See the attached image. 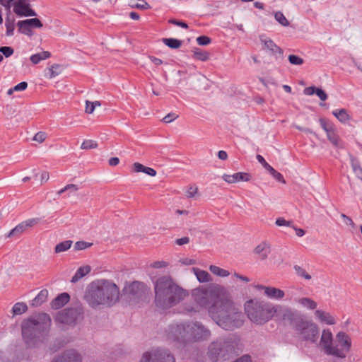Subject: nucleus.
I'll return each instance as SVG.
<instances>
[{
	"mask_svg": "<svg viewBox=\"0 0 362 362\" xmlns=\"http://www.w3.org/2000/svg\"><path fill=\"white\" fill-rule=\"evenodd\" d=\"M257 290H263L267 297L270 299L279 300L284 297L285 293L283 290L272 286H265L264 285L257 284L255 286Z\"/></svg>",
	"mask_w": 362,
	"mask_h": 362,
	"instance_id": "obj_16",
	"label": "nucleus"
},
{
	"mask_svg": "<svg viewBox=\"0 0 362 362\" xmlns=\"http://www.w3.org/2000/svg\"><path fill=\"white\" fill-rule=\"evenodd\" d=\"M139 362H175V358L168 349L156 348L144 352Z\"/></svg>",
	"mask_w": 362,
	"mask_h": 362,
	"instance_id": "obj_11",
	"label": "nucleus"
},
{
	"mask_svg": "<svg viewBox=\"0 0 362 362\" xmlns=\"http://www.w3.org/2000/svg\"><path fill=\"white\" fill-rule=\"evenodd\" d=\"M147 286L141 281L126 282L122 296L130 304H136L143 300L148 292Z\"/></svg>",
	"mask_w": 362,
	"mask_h": 362,
	"instance_id": "obj_8",
	"label": "nucleus"
},
{
	"mask_svg": "<svg viewBox=\"0 0 362 362\" xmlns=\"http://www.w3.org/2000/svg\"><path fill=\"white\" fill-rule=\"evenodd\" d=\"M90 272V266H84L79 267L76 272L75 274L72 276L71 281L76 283L81 278L88 274Z\"/></svg>",
	"mask_w": 362,
	"mask_h": 362,
	"instance_id": "obj_26",
	"label": "nucleus"
},
{
	"mask_svg": "<svg viewBox=\"0 0 362 362\" xmlns=\"http://www.w3.org/2000/svg\"><path fill=\"white\" fill-rule=\"evenodd\" d=\"M84 299L92 308L111 307L119 301V288L110 280L98 279L88 285Z\"/></svg>",
	"mask_w": 362,
	"mask_h": 362,
	"instance_id": "obj_2",
	"label": "nucleus"
},
{
	"mask_svg": "<svg viewBox=\"0 0 362 362\" xmlns=\"http://www.w3.org/2000/svg\"><path fill=\"white\" fill-rule=\"evenodd\" d=\"M28 310V306L25 303L18 302L14 304L12 308L13 315H21Z\"/></svg>",
	"mask_w": 362,
	"mask_h": 362,
	"instance_id": "obj_32",
	"label": "nucleus"
},
{
	"mask_svg": "<svg viewBox=\"0 0 362 362\" xmlns=\"http://www.w3.org/2000/svg\"><path fill=\"white\" fill-rule=\"evenodd\" d=\"M61 72V66L59 64H54L49 68L48 77L52 78L58 76Z\"/></svg>",
	"mask_w": 362,
	"mask_h": 362,
	"instance_id": "obj_40",
	"label": "nucleus"
},
{
	"mask_svg": "<svg viewBox=\"0 0 362 362\" xmlns=\"http://www.w3.org/2000/svg\"><path fill=\"white\" fill-rule=\"evenodd\" d=\"M271 252L270 244L266 241L262 242L255 249L254 253L259 256L261 260H265Z\"/></svg>",
	"mask_w": 362,
	"mask_h": 362,
	"instance_id": "obj_21",
	"label": "nucleus"
},
{
	"mask_svg": "<svg viewBox=\"0 0 362 362\" xmlns=\"http://www.w3.org/2000/svg\"><path fill=\"white\" fill-rule=\"evenodd\" d=\"M177 117H178V115H177L174 112H170V113H168L167 115H165L163 117V121L165 123H170V122H172L173 121H174Z\"/></svg>",
	"mask_w": 362,
	"mask_h": 362,
	"instance_id": "obj_56",
	"label": "nucleus"
},
{
	"mask_svg": "<svg viewBox=\"0 0 362 362\" xmlns=\"http://www.w3.org/2000/svg\"><path fill=\"white\" fill-rule=\"evenodd\" d=\"M315 315L320 322L326 323L327 325H333L336 323L334 318L327 312L317 310Z\"/></svg>",
	"mask_w": 362,
	"mask_h": 362,
	"instance_id": "obj_23",
	"label": "nucleus"
},
{
	"mask_svg": "<svg viewBox=\"0 0 362 362\" xmlns=\"http://www.w3.org/2000/svg\"><path fill=\"white\" fill-rule=\"evenodd\" d=\"M303 307L310 310H314L317 308V303L309 298H301L297 300Z\"/></svg>",
	"mask_w": 362,
	"mask_h": 362,
	"instance_id": "obj_33",
	"label": "nucleus"
},
{
	"mask_svg": "<svg viewBox=\"0 0 362 362\" xmlns=\"http://www.w3.org/2000/svg\"><path fill=\"white\" fill-rule=\"evenodd\" d=\"M72 243L73 242L71 240H65L59 243L55 246L54 252L56 253L65 252L71 247Z\"/></svg>",
	"mask_w": 362,
	"mask_h": 362,
	"instance_id": "obj_34",
	"label": "nucleus"
},
{
	"mask_svg": "<svg viewBox=\"0 0 362 362\" xmlns=\"http://www.w3.org/2000/svg\"><path fill=\"white\" fill-rule=\"evenodd\" d=\"M269 173L278 182L283 183V184L286 183V180H284L283 175L280 173L276 171L274 168Z\"/></svg>",
	"mask_w": 362,
	"mask_h": 362,
	"instance_id": "obj_50",
	"label": "nucleus"
},
{
	"mask_svg": "<svg viewBox=\"0 0 362 362\" xmlns=\"http://www.w3.org/2000/svg\"><path fill=\"white\" fill-rule=\"evenodd\" d=\"M192 271L200 283L209 282L211 280L210 274L207 272L195 267L192 268Z\"/></svg>",
	"mask_w": 362,
	"mask_h": 362,
	"instance_id": "obj_27",
	"label": "nucleus"
},
{
	"mask_svg": "<svg viewBox=\"0 0 362 362\" xmlns=\"http://www.w3.org/2000/svg\"><path fill=\"white\" fill-rule=\"evenodd\" d=\"M14 18L12 19L10 18L9 16L6 18L5 25L6 28V35L11 36L13 35V31L15 29V23H14Z\"/></svg>",
	"mask_w": 362,
	"mask_h": 362,
	"instance_id": "obj_36",
	"label": "nucleus"
},
{
	"mask_svg": "<svg viewBox=\"0 0 362 362\" xmlns=\"http://www.w3.org/2000/svg\"><path fill=\"white\" fill-rule=\"evenodd\" d=\"M168 23H171V24H173V25H175L177 26H180V27H181L182 28H185V29H187L188 28V25L185 22L180 21H178V20L175 19V18L170 19L168 21Z\"/></svg>",
	"mask_w": 362,
	"mask_h": 362,
	"instance_id": "obj_55",
	"label": "nucleus"
},
{
	"mask_svg": "<svg viewBox=\"0 0 362 362\" xmlns=\"http://www.w3.org/2000/svg\"><path fill=\"white\" fill-rule=\"evenodd\" d=\"M320 124L321 127L327 132V134L332 130V128L331 127L327 126V122L325 119H324L322 118L320 119Z\"/></svg>",
	"mask_w": 362,
	"mask_h": 362,
	"instance_id": "obj_62",
	"label": "nucleus"
},
{
	"mask_svg": "<svg viewBox=\"0 0 362 362\" xmlns=\"http://www.w3.org/2000/svg\"><path fill=\"white\" fill-rule=\"evenodd\" d=\"M288 62L293 65H301L304 60L303 58L295 54H290L288 57Z\"/></svg>",
	"mask_w": 362,
	"mask_h": 362,
	"instance_id": "obj_44",
	"label": "nucleus"
},
{
	"mask_svg": "<svg viewBox=\"0 0 362 362\" xmlns=\"http://www.w3.org/2000/svg\"><path fill=\"white\" fill-rule=\"evenodd\" d=\"M69 300V295L67 293H62L51 301L50 306L52 309L58 310L64 306Z\"/></svg>",
	"mask_w": 362,
	"mask_h": 362,
	"instance_id": "obj_22",
	"label": "nucleus"
},
{
	"mask_svg": "<svg viewBox=\"0 0 362 362\" xmlns=\"http://www.w3.org/2000/svg\"><path fill=\"white\" fill-rule=\"evenodd\" d=\"M283 317L284 320L290 322L303 340L311 343L317 342L319 338V328L316 324L305 320L297 312L289 309L285 311Z\"/></svg>",
	"mask_w": 362,
	"mask_h": 362,
	"instance_id": "obj_6",
	"label": "nucleus"
},
{
	"mask_svg": "<svg viewBox=\"0 0 362 362\" xmlns=\"http://www.w3.org/2000/svg\"><path fill=\"white\" fill-rule=\"evenodd\" d=\"M315 94L322 101L327 99V94L321 88L317 87Z\"/></svg>",
	"mask_w": 362,
	"mask_h": 362,
	"instance_id": "obj_53",
	"label": "nucleus"
},
{
	"mask_svg": "<svg viewBox=\"0 0 362 362\" xmlns=\"http://www.w3.org/2000/svg\"><path fill=\"white\" fill-rule=\"evenodd\" d=\"M82 358L79 353L74 349L66 350L55 358L52 362H81Z\"/></svg>",
	"mask_w": 362,
	"mask_h": 362,
	"instance_id": "obj_18",
	"label": "nucleus"
},
{
	"mask_svg": "<svg viewBox=\"0 0 362 362\" xmlns=\"http://www.w3.org/2000/svg\"><path fill=\"white\" fill-rule=\"evenodd\" d=\"M168 335L169 339L182 344L190 342L189 322L171 325Z\"/></svg>",
	"mask_w": 362,
	"mask_h": 362,
	"instance_id": "obj_12",
	"label": "nucleus"
},
{
	"mask_svg": "<svg viewBox=\"0 0 362 362\" xmlns=\"http://www.w3.org/2000/svg\"><path fill=\"white\" fill-rule=\"evenodd\" d=\"M151 266L156 269L164 268L167 266V263L164 261H156Z\"/></svg>",
	"mask_w": 362,
	"mask_h": 362,
	"instance_id": "obj_60",
	"label": "nucleus"
},
{
	"mask_svg": "<svg viewBox=\"0 0 362 362\" xmlns=\"http://www.w3.org/2000/svg\"><path fill=\"white\" fill-rule=\"evenodd\" d=\"M25 21H19L17 23V25L18 27L19 32L22 33L24 35H26L28 36H32L33 35V33L32 31V28L28 25V24H25Z\"/></svg>",
	"mask_w": 362,
	"mask_h": 362,
	"instance_id": "obj_31",
	"label": "nucleus"
},
{
	"mask_svg": "<svg viewBox=\"0 0 362 362\" xmlns=\"http://www.w3.org/2000/svg\"><path fill=\"white\" fill-rule=\"evenodd\" d=\"M40 221V218H30V219H28L25 221H23V223H24L26 229L29 227H32L35 225H36L37 223H38Z\"/></svg>",
	"mask_w": 362,
	"mask_h": 362,
	"instance_id": "obj_54",
	"label": "nucleus"
},
{
	"mask_svg": "<svg viewBox=\"0 0 362 362\" xmlns=\"http://www.w3.org/2000/svg\"><path fill=\"white\" fill-rule=\"evenodd\" d=\"M47 296L48 291L47 289L41 290L32 300L31 305L35 307L41 305L44 302L47 300Z\"/></svg>",
	"mask_w": 362,
	"mask_h": 362,
	"instance_id": "obj_25",
	"label": "nucleus"
},
{
	"mask_svg": "<svg viewBox=\"0 0 362 362\" xmlns=\"http://www.w3.org/2000/svg\"><path fill=\"white\" fill-rule=\"evenodd\" d=\"M275 223L278 226L292 227V226H293L292 221H286L283 217H279V218H276Z\"/></svg>",
	"mask_w": 362,
	"mask_h": 362,
	"instance_id": "obj_52",
	"label": "nucleus"
},
{
	"mask_svg": "<svg viewBox=\"0 0 362 362\" xmlns=\"http://www.w3.org/2000/svg\"><path fill=\"white\" fill-rule=\"evenodd\" d=\"M351 166L356 176L362 180V168L359 163L355 160H351Z\"/></svg>",
	"mask_w": 362,
	"mask_h": 362,
	"instance_id": "obj_39",
	"label": "nucleus"
},
{
	"mask_svg": "<svg viewBox=\"0 0 362 362\" xmlns=\"http://www.w3.org/2000/svg\"><path fill=\"white\" fill-rule=\"evenodd\" d=\"M69 188H74V189H78V187H77V185H76L74 184H69V185H66L64 188H62L60 190H59L57 192V194L58 196H60L64 192L68 191L69 189Z\"/></svg>",
	"mask_w": 362,
	"mask_h": 362,
	"instance_id": "obj_58",
	"label": "nucleus"
},
{
	"mask_svg": "<svg viewBox=\"0 0 362 362\" xmlns=\"http://www.w3.org/2000/svg\"><path fill=\"white\" fill-rule=\"evenodd\" d=\"M239 339L234 334L218 337L208 346L207 356L212 362L227 360L236 354Z\"/></svg>",
	"mask_w": 362,
	"mask_h": 362,
	"instance_id": "obj_5",
	"label": "nucleus"
},
{
	"mask_svg": "<svg viewBox=\"0 0 362 362\" xmlns=\"http://www.w3.org/2000/svg\"><path fill=\"white\" fill-rule=\"evenodd\" d=\"M333 336L329 329H324L320 338V344L322 346L325 353L337 358H344L346 354L339 350L337 346H332Z\"/></svg>",
	"mask_w": 362,
	"mask_h": 362,
	"instance_id": "obj_13",
	"label": "nucleus"
},
{
	"mask_svg": "<svg viewBox=\"0 0 362 362\" xmlns=\"http://www.w3.org/2000/svg\"><path fill=\"white\" fill-rule=\"evenodd\" d=\"M26 228L23 222L17 225L14 228H13L7 235L6 238H14L18 237L21 234H22Z\"/></svg>",
	"mask_w": 362,
	"mask_h": 362,
	"instance_id": "obj_29",
	"label": "nucleus"
},
{
	"mask_svg": "<svg viewBox=\"0 0 362 362\" xmlns=\"http://www.w3.org/2000/svg\"><path fill=\"white\" fill-rule=\"evenodd\" d=\"M316 88H317V87H315V86H310V87L305 88L303 90V93L306 95H312L315 94Z\"/></svg>",
	"mask_w": 362,
	"mask_h": 362,
	"instance_id": "obj_64",
	"label": "nucleus"
},
{
	"mask_svg": "<svg viewBox=\"0 0 362 362\" xmlns=\"http://www.w3.org/2000/svg\"><path fill=\"white\" fill-rule=\"evenodd\" d=\"M25 21V23L28 24V25H30V27L31 28H40L42 27V23L37 18L26 19Z\"/></svg>",
	"mask_w": 362,
	"mask_h": 362,
	"instance_id": "obj_42",
	"label": "nucleus"
},
{
	"mask_svg": "<svg viewBox=\"0 0 362 362\" xmlns=\"http://www.w3.org/2000/svg\"><path fill=\"white\" fill-rule=\"evenodd\" d=\"M83 308L81 305L66 308L58 311L54 317L57 323L74 327L78 320L83 318Z\"/></svg>",
	"mask_w": 362,
	"mask_h": 362,
	"instance_id": "obj_10",
	"label": "nucleus"
},
{
	"mask_svg": "<svg viewBox=\"0 0 362 362\" xmlns=\"http://www.w3.org/2000/svg\"><path fill=\"white\" fill-rule=\"evenodd\" d=\"M260 40L263 44V49L269 50L272 55L275 56L276 59L283 57V49L279 47L272 39L267 37L263 38V37L261 36Z\"/></svg>",
	"mask_w": 362,
	"mask_h": 362,
	"instance_id": "obj_17",
	"label": "nucleus"
},
{
	"mask_svg": "<svg viewBox=\"0 0 362 362\" xmlns=\"http://www.w3.org/2000/svg\"><path fill=\"white\" fill-rule=\"evenodd\" d=\"M28 0H17L14 4L13 11L18 16H36V12L30 8Z\"/></svg>",
	"mask_w": 362,
	"mask_h": 362,
	"instance_id": "obj_15",
	"label": "nucleus"
},
{
	"mask_svg": "<svg viewBox=\"0 0 362 362\" xmlns=\"http://www.w3.org/2000/svg\"><path fill=\"white\" fill-rule=\"evenodd\" d=\"M46 139V134L42 132H37L33 137V140L39 143L43 142Z\"/></svg>",
	"mask_w": 362,
	"mask_h": 362,
	"instance_id": "obj_57",
	"label": "nucleus"
},
{
	"mask_svg": "<svg viewBox=\"0 0 362 362\" xmlns=\"http://www.w3.org/2000/svg\"><path fill=\"white\" fill-rule=\"evenodd\" d=\"M245 311L247 317L257 325H263L268 322L276 312L271 304L254 300L245 303Z\"/></svg>",
	"mask_w": 362,
	"mask_h": 362,
	"instance_id": "obj_7",
	"label": "nucleus"
},
{
	"mask_svg": "<svg viewBox=\"0 0 362 362\" xmlns=\"http://www.w3.org/2000/svg\"><path fill=\"white\" fill-rule=\"evenodd\" d=\"M133 169L136 173H144L151 177H154L156 175V171L153 168L146 167L139 163H134L133 165Z\"/></svg>",
	"mask_w": 362,
	"mask_h": 362,
	"instance_id": "obj_24",
	"label": "nucleus"
},
{
	"mask_svg": "<svg viewBox=\"0 0 362 362\" xmlns=\"http://www.w3.org/2000/svg\"><path fill=\"white\" fill-rule=\"evenodd\" d=\"M163 42L171 49H178L181 47L182 41L175 38H163Z\"/></svg>",
	"mask_w": 362,
	"mask_h": 362,
	"instance_id": "obj_30",
	"label": "nucleus"
},
{
	"mask_svg": "<svg viewBox=\"0 0 362 362\" xmlns=\"http://www.w3.org/2000/svg\"><path fill=\"white\" fill-rule=\"evenodd\" d=\"M274 18L276 21L281 24V25L284 27H287L290 25L289 21L287 20V18L285 17L284 13L281 11H276L274 13Z\"/></svg>",
	"mask_w": 362,
	"mask_h": 362,
	"instance_id": "obj_38",
	"label": "nucleus"
},
{
	"mask_svg": "<svg viewBox=\"0 0 362 362\" xmlns=\"http://www.w3.org/2000/svg\"><path fill=\"white\" fill-rule=\"evenodd\" d=\"M340 216L343 220V223L346 226H351L352 228H355L356 225H355L354 222L353 221V220L350 217L347 216L344 214H341Z\"/></svg>",
	"mask_w": 362,
	"mask_h": 362,
	"instance_id": "obj_51",
	"label": "nucleus"
},
{
	"mask_svg": "<svg viewBox=\"0 0 362 362\" xmlns=\"http://www.w3.org/2000/svg\"><path fill=\"white\" fill-rule=\"evenodd\" d=\"M223 180L228 183H235L240 181L248 182L251 179V175L247 173H235L233 175L224 174Z\"/></svg>",
	"mask_w": 362,
	"mask_h": 362,
	"instance_id": "obj_19",
	"label": "nucleus"
},
{
	"mask_svg": "<svg viewBox=\"0 0 362 362\" xmlns=\"http://www.w3.org/2000/svg\"><path fill=\"white\" fill-rule=\"evenodd\" d=\"M95 105H93L90 101L86 100V112L92 114L94 112Z\"/></svg>",
	"mask_w": 362,
	"mask_h": 362,
	"instance_id": "obj_63",
	"label": "nucleus"
},
{
	"mask_svg": "<svg viewBox=\"0 0 362 362\" xmlns=\"http://www.w3.org/2000/svg\"><path fill=\"white\" fill-rule=\"evenodd\" d=\"M197 187H189L186 192V196L189 198H192L197 194Z\"/></svg>",
	"mask_w": 362,
	"mask_h": 362,
	"instance_id": "obj_61",
	"label": "nucleus"
},
{
	"mask_svg": "<svg viewBox=\"0 0 362 362\" xmlns=\"http://www.w3.org/2000/svg\"><path fill=\"white\" fill-rule=\"evenodd\" d=\"M214 305L209 310V316L222 329L233 330L243 326L244 320L242 312L237 308L232 300L226 298Z\"/></svg>",
	"mask_w": 362,
	"mask_h": 362,
	"instance_id": "obj_4",
	"label": "nucleus"
},
{
	"mask_svg": "<svg viewBox=\"0 0 362 362\" xmlns=\"http://www.w3.org/2000/svg\"><path fill=\"white\" fill-rule=\"evenodd\" d=\"M51 325L52 319L45 313H40L24 320L21 324V332L25 342L31 346L44 342L49 336Z\"/></svg>",
	"mask_w": 362,
	"mask_h": 362,
	"instance_id": "obj_3",
	"label": "nucleus"
},
{
	"mask_svg": "<svg viewBox=\"0 0 362 362\" xmlns=\"http://www.w3.org/2000/svg\"><path fill=\"white\" fill-rule=\"evenodd\" d=\"M13 52L14 50L11 47H0V52L6 58L11 57L13 54Z\"/></svg>",
	"mask_w": 362,
	"mask_h": 362,
	"instance_id": "obj_48",
	"label": "nucleus"
},
{
	"mask_svg": "<svg viewBox=\"0 0 362 362\" xmlns=\"http://www.w3.org/2000/svg\"><path fill=\"white\" fill-rule=\"evenodd\" d=\"M328 139L335 146H339V139L337 135L334 134L333 130L330 131L327 134Z\"/></svg>",
	"mask_w": 362,
	"mask_h": 362,
	"instance_id": "obj_49",
	"label": "nucleus"
},
{
	"mask_svg": "<svg viewBox=\"0 0 362 362\" xmlns=\"http://www.w3.org/2000/svg\"><path fill=\"white\" fill-rule=\"evenodd\" d=\"M336 339L341 346V351L349 352L351 347V341L349 336L344 332H339L336 335Z\"/></svg>",
	"mask_w": 362,
	"mask_h": 362,
	"instance_id": "obj_20",
	"label": "nucleus"
},
{
	"mask_svg": "<svg viewBox=\"0 0 362 362\" xmlns=\"http://www.w3.org/2000/svg\"><path fill=\"white\" fill-rule=\"evenodd\" d=\"M294 270L298 276L304 278L306 280L311 279V276L309 274H308L305 269H304L298 265H295Z\"/></svg>",
	"mask_w": 362,
	"mask_h": 362,
	"instance_id": "obj_41",
	"label": "nucleus"
},
{
	"mask_svg": "<svg viewBox=\"0 0 362 362\" xmlns=\"http://www.w3.org/2000/svg\"><path fill=\"white\" fill-rule=\"evenodd\" d=\"M156 307L166 310L180 303L188 292L177 285L170 276H161L154 282Z\"/></svg>",
	"mask_w": 362,
	"mask_h": 362,
	"instance_id": "obj_1",
	"label": "nucleus"
},
{
	"mask_svg": "<svg viewBox=\"0 0 362 362\" xmlns=\"http://www.w3.org/2000/svg\"><path fill=\"white\" fill-rule=\"evenodd\" d=\"M27 87H28L27 82L22 81V82L19 83L18 84H17L16 86H15L13 88V90H15V91H22V90H25L27 88Z\"/></svg>",
	"mask_w": 362,
	"mask_h": 362,
	"instance_id": "obj_59",
	"label": "nucleus"
},
{
	"mask_svg": "<svg viewBox=\"0 0 362 362\" xmlns=\"http://www.w3.org/2000/svg\"><path fill=\"white\" fill-rule=\"evenodd\" d=\"M256 158L259 163H260L269 173L273 170L274 168L267 163L265 159L261 155H257Z\"/></svg>",
	"mask_w": 362,
	"mask_h": 362,
	"instance_id": "obj_47",
	"label": "nucleus"
},
{
	"mask_svg": "<svg viewBox=\"0 0 362 362\" xmlns=\"http://www.w3.org/2000/svg\"><path fill=\"white\" fill-rule=\"evenodd\" d=\"M192 296L197 304L201 307L207 308L209 312L214 305L218 307L219 303L226 299V298L218 295L214 291L204 288L194 289Z\"/></svg>",
	"mask_w": 362,
	"mask_h": 362,
	"instance_id": "obj_9",
	"label": "nucleus"
},
{
	"mask_svg": "<svg viewBox=\"0 0 362 362\" xmlns=\"http://www.w3.org/2000/svg\"><path fill=\"white\" fill-rule=\"evenodd\" d=\"M189 329L190 342L208 340L211 334L209 329L198 321L189 322Z\"/></svg>",
	"mask_w": 362,
	"mask_h": 362,
	"instance_id": "obj_14",
	"label": "nucleus"
},
{
	"mask_svg": "<svg viewBox=\"0 0 362 362\" xmlns=\"http://www.w3.org/2000/svg\"><path fill=\"white\" fill-rule=\"evenodd\" d=\"M93 243H88L86 241H78L74 245V250H85L88 247H90Z\"/></svg>",
	"mask_w": 362,
	"mask_h": 362,
	"instance_id": "obj_45",
	"label": "nucleus"
},
{
	"mask_svg": "<svg viewBox=\"0 0 362 362\" xmlns=\"http://www.w3.org/2000/svg\"><path fill=\"white\" fill-rule=\"evenodd\" d=\"M332 114L337 118L339 122L342 123H346L351 119L349 115L345 109L334 110Z\"/></svg>",
	"mask_w": 362,
	"mask_h": 362,
	"instance_id": "obj_28",
	"label": "nucleus"
},
{
	"mask_svg": "<svg viewBox=\"0 0 362 362\" xmlns=\"http://www.w3.org/2000/svg\"><path fill=\"white\" fill-rule=\"evenodd\" d=\"M193 52V57L197 60L205 62L209 59L208 52H204L199 48H194Z\"/></svg>",
	"mask_w": 362,
	"mask_h": 362,
	"instance_id": "obj_35",
	"label": "nucleus"
},
{
	"mask_svg": "<svg viewBox=\"0 0 362 362\" xmlns=\"http://www.w3.org/2000/svg\"><path fill=\"white\" fill-rule=\"evenodd\" d=\"M197 42L199 45L206 46L211 43V39L206 35H201L197 38Z\"/></svg>",
	"mask_w": 362,
	"mask_h": 362,
	"instance_id": "obj_46",
	"label": "nucleus"
},
{
	"mask_svg": "<svg viewBox=\"0 0 362 362\" xmlns=\"http://www.w3.org/2000/svg\"><path fill=\"white\" fill-rule=\"evenodd\" d=\"M98 147V144L95 141L93 140H85L82 143L81 146V148L88 150L92 148H95Z\"/></svg>",
	"mask_w": 362,
	"mask_h": 362,
	"instance_id": "obj_43",
	"label": "nucleus"
},
{
	"mask_svg": "<svg viewBox=\"0 0 362 362\" xmlns=\"http://www.w3.org/2000/svg\"><path fill=\"white\" fill-rule=\"evenodd\" d=\"M209 269L214 274L221 277H226L230 274L228 271L215 265H211Z\"/></svg>",
	"mask_w": 362,
	"mask_h": 362,
	"instance_id": "obj_37",
	"label": "nucleus"
}]
</instances>
